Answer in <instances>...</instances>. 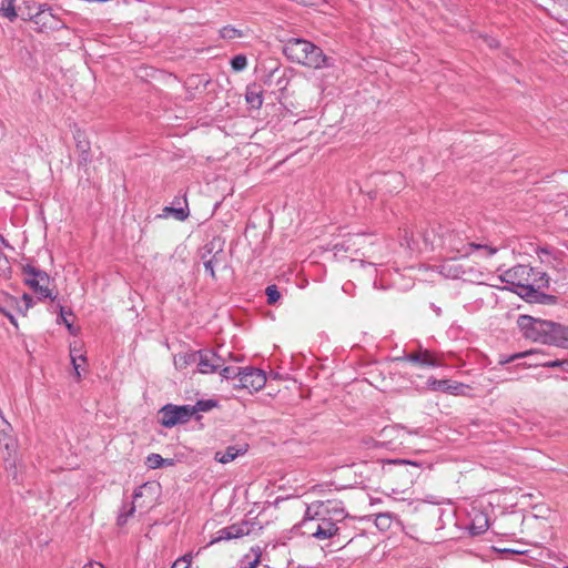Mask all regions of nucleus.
Returning <instances> with one entry per match:
<instances>
[{
  "label": "nucleus",
  "mask_w": 568,
  "mask_h": 568,
  "mask_svg": "<svg viewBox=\"0 0 568 568\" xmlns=\"http://www.w3.org/2000/svg\"><path fill=\"white\" fill-rule=\"evenodd\" d=\"M518 325L524 335L534 342L568 348V326L528 315L519 316Z\"/></svg>",
  "instance_id": "nucleus-1"
},
{
  "label": "nucleus",
  "mask_w": 568,
  "mask_h": 568,
  "mask_svg": "<svg viewBox=\"0 0 568 568\" xmlns=\"http://www.w3.org/2000/svg\"><path fill=\"white\" fill-rule=\"evenodd\" d=\"M437 232L435 229L425 233L424 240L426 244L432 246H440L449 253H456L460 257L470 255L473 250H485L488 256L497 253L498 248L490 245L477 244L474 242H467L466 236L463 233L448 230L443 226H438Z\"/></svg>",
  "instance_id": "nucleus-2"
},
{
  "label": "nucleus",
  "mask_w": 568,
  "mask_h": 568,
  "mask_svg": "<svg viewBox=\"0 0 568 568\" xmlns=\"http://www.w3.org/2000/svg\"><path fill=\"white\" fill-rule=\"evenodd\" d=\"M503 283L510 285V291L515 292L523 298L532 302L537 300V287H541L540 282L548 281L547 274L535 272L532 267L527 265H516L499 275Z\"/></svg>",
  "instance_id": "nucleus-3"
},
{
  "label": "nucleus",
  "mask_w": 568,
  "mask_h": 568,
  "mask_svg": "<svg viewBox=\"0 0 568 568\" xmlns=\"http://www.w3.org/2000/svg\"><path fill=\"white\" fill-rule=\"evenodd\" d=\"M283 53L290 61L307 68L321 69L329 65V59L323 53V50L304 39H288L284 43Z\"/></svg>",
  "instance_id": "nucleus-4"
},
{
  "label": "nucleus",
  "mask_w": 568,
  "mask_h": 568,
  "mask_svg": "<svg viewBox=\"0 0 568 568\" xmlns=\"http://www.w3.org/2000/svg\"><path fill=\"white\" fill-rule=\"evenodd\" d=\"M425 271L438 273L445 278L463 280L466 282L481 283L483 273L470 264L462 263L457 257L444 260L437 266H425Z\"/></svg>",
  "instance_id": "nucleus-5"
},
{
  "label": "nucleus",
  "mask_w": 568,
  "mask_h": 568,
  "mask_svg": "<svg viewBox=\"0 0 568 568\" xmlns=\"http://www.w3.org/2000/svg\"><path fill=\"white\" fill-rule=\"evenodd\" d=\"M0 450L6 470L14 480H18L21 468L18 457V440L12 434L11 425L4 418L0 420Z\"/></svg>",
  "instance_id": "nucleus-6"
},
{
  "label": "nucleus",
  "mask_w": 568,
  "mask_h": 568,
  "mask_svg": "<svg viewBox=\"0 0 568 568\" xmlns=\"http://www.w3.org/2000/svg\"><path fill=\"white\" fill-rule=\"evenodd\" d=\"M200 256L205 271L215 278V270H225L229 265L227 253L224 251V240L220 236L213 237L201 250Z\"/></svg>",
  "instance_id": "nucleus-7"
},
{
  "label": "nucleus",
  "mask_w": 568,
  "mask_h": 568,
  "mask_svg": "<svg viewBox=\"0 0 568 568\" xmlns=\"http://www.w3.org/2000/svg\"><path fill=\"white\" fill-rule=\"evenodd\" d=\"M346 517L345 509L341 501L316 500L307 505L304 517L301 523L315 521L321 523L329 516Z\"/></svg>",
  "instance_id": "nucleus-8"
},
{
  "label": "nucleus",
  "mask_w": 568,
  "mask_h": 568,
  "mask_svg": "<svg viewBox=\"0 0 568 568\" xmlns=\"http://www.w3.org/2000/svg\"><path fill=\"white\" fill-rule=\"evenodd\" d=\"M22 272L24 283L38 294L39 300L55 298V295H53L52 290L49 287L51 281L47 272L31 264L23 266Z\"/></svg>",
  "instance_id": "nucleus-9"
},
{
  "label": "nucleus",
  "mask_w": 568,
  "mask_h": 568,
  "mask_svg": "<svg viewBox=\"0 0 568 568\" xmlns=\"http://www.w3.org/2000/svg\"><path fill=\"white\" fill-rule=\"evenodd\" d=\"M344 518L345 517H336L334 515L327 517L326 520H322L321 523L306 521L301 523L300 526L303 535L314 537L318 540H325L334 537L337 534L338 528L336 524Z\"/></svg>",
  "instance_id": "nucleus-10"
},
{
  "label": "nucleus",
  "mask_w": 568,
  "mask_h": 568,
  "mask_svg": "<svg viewBox=\"0 0 568 568\" xmlns=\"http://www.w3.org/2000/svg\"><path fill=\"white\" fill-rule=\"evenodd\" d=\"M160 423L164 427H173L178 424L187 423L193 417L191 405L168 404L159 410Z\"/></svg>",
  "instance_id": "nucleus-11"
},
{
  "label": "nucleus",
  "mask_w": 568,
  "mask_h": 568,
  "mask_svg": "<svg viewBox=\"0 0 568 568\" xmlns=\"http://www.w3.org/2000/svg\"><path fill=\"white\" fill-rule=\"evenodd\" d=\"M237 377L242 388L257 392L266 384L265 372L255 367L239 368Z\"/></svg>",
  "instance_id": "nucleus-12"
},
{
  "label": "nucleus",
  "mask_w": 568,
  "mask_h": 568,
  "mask_svg": "<svg viewBox=\"0 0 568 568\" xmlns=\"http://www.w3.org/2000/svg\"><path fill=\"white\" fill-rule=\"evenodd\" d=\"M197 369L202 374H212L221 368L224 364V358L212 349H202L195 352Z\"/></svg>",
  "instance_id": "nucleus-13"
},
{
  "label": "nucleus",
  "mask_w": 568,
  "mask_h": 568,
  "mask_svg": "<svg viewBox=\"0 0 568 568\" xmlns=\"http://www.w3.org/2000/svg\"><path fill=\"white\" fill-rule=\"evenodd\" d=\"M252 524L250 521L243 520L241 523H236L220 529L215 537L211 540L210 544H216L223 540H231L247 536L252 530Z\"/></svg>",
  "instance_id": "nucleus-14"
},
{
  "label": "nucleus",
  "mask_w": 568,
  "mask_h": 568,
  "mask_svg": "<svg viewBox=\"0 0 568 568\" xmlns=\"http://www.w3.org/2000/svg\"><path fill=\"white\" fill-rule=\"evenodd\" d=\"M427 384L433 390H439L452 395H466V390L469 389L467 385L450 382L448 379L429 378Z\"/></svg>",
  "instance_id": "nucleus-15"
},
{
  "label": "nucleus",
  "mask_w": 568,
  "mask_h": 568,
  "mask_svg": "<svg viewBox=\"0 0 568 568\" xmlns=\"http://www.w3.org/2000/svg\"><path fill=\"white\" fill-rule=\"evenodd\" d=\"M54 19V16L51 12V9L47 4H40L38 12L34 13L30 20L37 26V30L42 32L48 29H52L53 26L51 21Z\"/></svg>",
  "instance_id": "nucleus-16"
},
{
  "label": "nucleus",
  "mask_w": 568,
  "mask_h": 568,
  "mask_svg": "<svg viewBox=\"0 0 568 568\" xmlns=\"http://www.w3.org/2000/svg\"><path fill=\"white\" fill-rule=\"evenodd\" d=\"M367 237L364 234H353L345 239L342 243H337L334 246L336 252H357L359 250L365 248L364 244L366 243Z\"/></svg>",
  "instance_id": "nucleus-17"
},
{
  "label": "nucleus",
  "mask_w": 568,
  "mask_h": 568,
  "mask_svg": "<svg viewBox=\"0 0 568 568\" xmlns=\"http://www.w3.org/2000/svg\"><path fill=\"white\" fill-rule=\"evenodd\" d=\"M247 452V445L229 446L224 452H216L214 459L221 464L233 462L236 457L244 455Z\"/></svg>",
  "instance_id": "nucleus-18"
},
{
  "label": "nucleus",
  "mask_w": 568,
  "mask_h": 568,
  "mask_svg": "<svg viewBox=\"0 0 568 568\" xmlns=\"http://www.w3.org/2000/svg\"><path fill=\"white\" fill-rule=\"evenodd\" d=\"M262 549L258 546L251 548L250 554H246L242 560L240 568H256L261 562Z\"/></svg>",
  "instance_id": "nucleus-19"
},
{
  "label": "nucleus",
  "mask_w": 568,
  "mask_h": 568,
  "mask_svg": "<svg viewBox=\"0 0 568 568\" xmlns=\"http://www.w3.org/2000/svg\"><path fill=\"white\" fill-rule=\"evenodd\" d=\"M418 356H420V359L417 361L418 365L432 366V367L443 365L440 358L438 356H436L435 354H433L432 352H429L428 349L419 351Z\"/></svg>",
  "instance_id": "nucleus-20"
},
{
  "label": "nucleus",
  "mask_w": 568,
  "mask_h": 568,
  "mask_svg": "<svg viewBox=\"0 0 568 568\" xmlns=\"http://www.w3.org/2000/svg\"><path fill=\"white\" fill-rule=\"evenodd\" d=\"M173 464V459H165L159 454H150L145 459V465L150 469H156L163 466H172Z\"/></svg>",
  "instance_id": "nucleus-21"
},
{
  "label": "nucleus",
  "mask_w": 568,
  "mask_h": 568,
  "mask_svg": "<svg viewBox=\"0 0 568 568\" xmlns=\"http://www.w3.org/2000/svg\"><path fill=\"white\" fill-rule=\"evenodd\" d=\"M196 362V354L193 353H181L174 356V366L178 369H184L190 364H193Z\"/></svg>",
  "instance_id": "nucleus-22"
},
{
  "label": "nucleus",
  "mask_w": 568,
  "mask_h": 568,
  "mask_svg": "<svg viewBox=\"0 0 568 568\" xmlns=\"http://www.w3.org/2000/svg\"><path fill=\"white\" fill-rule=\"evenodd\" d=\"M189 207H187V204H185L184 207H171V206H165L164 210H163V215L164 216H173L175 220L178 221H185L187 217H189Z\"/></svg>",
  "instance_id": "nucleus-23"
},
{
  "label": "nucleus",
  "mask_w": 568,
  "mask_h": 568,
  "mask_svg": "<svg viewBox=\"0 0 568 568\" xmlns=\"http://www.w3.org/2000/svg\"><path fill=\"white\" fill-rule=\"evenodd\" d=\"M14 2L16 0H1L0 16L8 18L10 21H13L17 18Z\"/></svg>",
  "instance_id": "nucleus-24"
},
{
  "label": "nucleus",
  "mask_w": 568,
  "mask_h": 568,
  "mask_svg": "<svg viewBox=\"0 0 568 568\" xmlns=\"http://www.w3.org/2000/svg\"><path fill=\"white\" fill-rule=\"evenodd\" d=\"M220 36L225 40H234L236 38H242L243 32L232 26H225L220 30Z\"/></svg>",
  "instance_id": "nucleus-25"
},
{
  "label": "nucleus",
  "mask_w": 568,
  "mask_h": 568,
  "mask_svg": "<svg viewBox=\"0 0 568 568\" xmlns=\"http://www.w3.org/2000/svg\"><path fill=\"white\" fill-rule=\"evenodd\" d=\"M10 302H12L11 297L6 294H0V315L7 316L13 325H17L14 316L7 310Z\"/></svg>",
  "instance_id": "nucleus-26"
},
{
  "label": "nucleus",
  "mask_w": 568,
  "mask_h": 568,
  "mask_svg": "<svg viewBox=\"0 0 568 568\" xmlns=\"http://www.w3.org/2000/svg\"><path fill=\"white\" fill-rule=\"evenodd\" d=\"M135 506L133 504L131 505H124L118 516V525L124 526L129 518L134 514Z\"/></svg>",
  "instance_id": "nucleus-27"
},
{
  "label": "nucleus",
  "mask_w": 568,
  "mask_h": 568,
  "mask_svg": "<svg viewBox=\"0 0 568 568\" xmlns=\"http://www.w3.org/2000/svg\"><path fill=\"white\" fill-rule=\"evenodd\" d=\"M70 358H71V363H75V361H82L83 363L87 362V357L82 353L81 345H78L77 343L71 345V347H70Z\"/></svg>",
  "instance_id": "nucleus-28"
},
{
  "label": "nucleus",
  "mask_w": 568,
  "mask_h": 568,
  "mask_svg": "<svg viewBox=\"0 0 568 568\" xmlns=\"http://www.w3.org/2000/svg\"><path fill=\"white\" fill-rule=\"evenodd\" d=\"M215 406L213 400H199L195 405H191L193 409V416L199 412H207Z\"/></svg>",
  "instance_id": "nucleus-29"
},
{
  "label": "nucleus",
  "mask_w": 568,
  "mask_h": 568,
  "mask_svg": "<svg viewBox=\"0 0 568 568\" xmlns=\"http://www.w3.org/2000/svg\"><path fill=\"white\" fill-rule=\"evenodd\" d=\"M231 65L234 71H242L247 65V59L243 54H237L231 60Z\"/></svg>",
  "instance_id": "nucleus-30"
},
{
  "label": "nucleus",
  "mask_w": 568,
  "mask_h": 568,
  "mask_svg": "<svg viewBox=\"0 0 568 568\" xmlns=\"http://www.w3.org/2000/svg\"><path fill=\"white\" fill-rule=\"evenodd\" d=\"M246 101L252 108H260L263 103L262 95L255 91H247Z\"/></svg>",
  "instance_id": "nucleus-31"
},
{
  "label": "nucleus",
  "mask_w": 568,
  "mask_h": 568,
  "mask_svg": "<svg viewBox=\"0 0 568 568\" xmlns=\"http://www.w3.org/2000/svg\"><path fill=\"white\" fill-rule=\"evenodd\" d=\"M265 294L267 296V303L270 305L275 304L281 298V293L278 292L275 285H270L265 290Z\"/></svg>",
  "instance_id": "nucleus-32"
},
{
  "label": "nucleus",
  "mask_w": 568,
  "mask_h": 568,
  "mask_svg": "<svg viewBox=\"0 0 568 568\" xmlns=\"http://www.w3.org/2000/svg\"><path fill=\"white\" fill-rule=\"evenodd\" d=\"M11 274V265L8 257L0 252V276L9 277Z\"/></svg>",
  "instance_id": "nucleus-33"
},
{
  "label": "nucleus",
  "mask_w": 568,
  "mask_h": 568,
  "mask_svg": "<svg viewBox=\"0 0 568 568\" xmlns=\"http://www.w3.org/2000/svg\"><path fill=\"white\" fill-rule=\"evenodd\" d=\"M192 562V555L186 554L178 558L171 566V568H190Z\"/></svg>",
  "instance_id": "nucleus-34"
},
{
  "label": "nucleus",
  "mask_w": 568,
  "mask_h": 568,
  "mask_svg": "<svg viewBox=\"0 0 568 568\" xmlns=\"http://www.w3.org/2000/svg\"><path fill=\"white\" fill-rule=\"evenodd\" d=\"M398 433V436H403L406 433V429L403 426L395 425V426H387L383 428V434L385 436H389L392 433Z\"/></svg>",
  "instance_id": "nucleus-35"
},
{
  "label": "nucleus",
  "mask_w": 568,
  "mask_h": 568,
  "mask_svg": "<svg viewBox=\"0 0 568 568\" xmlns=\"http://www.w3.org/2000/svg\"><path fill=\"white\" fill-rule=\"evenodd\" d=\"M153 489V486L152 485H149V484H144L140 487H138L135 490H134V494H133V499L134 501H136L140 497L144 496L145 493L150 491Z\"/></svg>",
  "instance_id": "nucleus-36"
},
{
  "label": "nucleus",
  "mask_w": 568,
  "mask_h": 568,
  "mask_svg": "<svg viewBox=\"0 0 568 568\" xmlns=\"http://www.w3.org/2000/svg\"><path fill=\"white\" fill-rule=\"evenodd\" d=\"M535 352L534 351H529V352H521V353H517V354H514L505 359H500V364H507V363H510L515 359H518V358H523V357H526L528 355H531L534 354Z\"/></svg>",
  "instance_id": "nucleus-37"
},
{
  "label": "nucleus",
  "mask_w": 568,
  "mask_h": 568,
  "mask_svg": "<svg viewBox=\"0 0 568 568\" xmlns=\"http://www.w3.org/2000/svg\"><path fill=\"white\" fill-rule=\"evenodd\" d=\"M220 374L225 379H230L234 376H237V373H235V371L232 367H223Z\"/></svg>",
  "instance_id": "nucleus-38"
},
{
  "label": "nucleus",
  "mask_w": 568,
  "mask_h": 568,
  "mask_svg": "<svg viewBox=\"0 0 568 568\" xmlns=\"http://www.w3.org/2000/svg\"><path fill=\"white\" fill-rule=\"evenodd\" d=\"M397 359H403V361H407V362L417 364V361L420 359V356H418V352H417V353L406 354L403 357H398Z\"/></svg>",
  "instance_id": "nucleus-39"
},
{
  "label": "nucleus",
  "mask_w": 568,
  "mask_h": 568,
  "mask_svg": "<svg viewBox=\"0 0 568 568\" xmlns=\"http://www.w3.org/2000/svg\"><path fill=\"white\" fill-rule=\"evenodd\" d=\"M564 364H566V361H549V362H545V363H537L536 365H541V366H545V367H560L562 366Z\"/></svg>",
  "instance_id": "nucleus-40"
},
{
  "label": "nucleus",
  "mask_w": 568,
  "mask_h": 568,
  "mask_svg": "<svg viewBox=\"0 0 568 568\" xmlns=\"http://www.w3.org/2000/svg\"><path fill=\"white\" fill-rule=\"evenodd\" d=\"M22 301L24 302V305H26V310H29L30 307L33 306V298L31 295L29 294H23L22 296Z\"/></svg>",
  "instance_id": "nucleus-41"
},
{
  "label": "nucleus",
  "mask_w": 568,
  "mask_h": 568,
  "mask_svg": "<svg viewBox=\"0 0 568 568\" xmlns=\"http://www.w3.org/2000/svg\"><path fill=\"white\" fill-rule=\"evenodd\" d=\"M484 41L486 42V44L489 48H497L498 47V41L496 39L491 38V37H485Z\"/></svg>",
  "instance_id": "nucleus-42"
},
{
  "label": "nucleus",
  "mask_w": 568,
  "mask_h": 568,
  "mask_svg": "<svg viewBox=\"0 0 568 568\" xmlns=\"http://www.w3.org/2000/svg\"><path fill=\"white\" fill-rule=\"evenodd\" d=\"M59 317L61 318V321L67 325V327L69 328V331H71L72 328V325L67 321V317H65V311L63 307H61L60 310V315Z\"/></svg>",
  "instance_id": "nucleus-43"
},
{
  "label": "nucleus",
  "mask_w": 568,
  "mask_h": 568,
  "mask_svg": "<svg viewBox=\"0 0 568 568\" xmlns=\"http://www.w3.org/2000/svg\"><path fill=\"white\" fill-rule=\"evenodd\" d=\"M82 364H84L82 361H75V363H72L75 375L78 378L81 377L80 368L82 367Z\"/></svg>",
  "instance_id": "nucleus-44"
},
{
  "label": "nucleus",
  "mask_w": 568,
  "mask_h": 568,
  "mask_svg": "<svg viewBox=\"0 0 568 568\" xmlns=\"http://www.w3.org/2000/svg\"><path fill=\"white\" fill-rule=\"evenodd\" d=\"M82 568H105L101 562L98 561H89Z\"/></svg>",
  "instance_id": "nucleus-45"
},
{
  "label": "nucleus",
  "mask_w": 568,
  "mask_h": 568,
  "mask_svg": "<svg viewBox=\"0 0 568 568\" xmlns=\"http://www.w3.org/2000/svg\"><path fill=\"white\" fill-rule=\"evenodd\" d=\"M0 243L6 247H11L8 241L0 234Z\"/></svg>",
  "instance_id": "nucleus-46"
},
{
  "label": "nucleus",
  "mask_w": 568,
  "mask_h": 568,
  "mask_svg": "<svg viewBox=\"0 0 568 568\" xmlns=\"http://www.w3.org/2000/svg\"><path fill=\"white\" fill-rule=\"evenodd\" d=\"M81 159H82V161H84V162H87V161H88V150H87V149H83V150H82Z\"/></svg>",
  "instance_id": "nucleus-47"
},
{
  "label": "nucleus",
  "mask_w": 568,
  "mask_h": 568,
  "mask_svg": "<svg viewBox=\"0 0 568 568\" xmlns=\"http://www.w3.org/2000/svg\"><path fill=\"white\" fill-rule=\"evenodd\" d=\"M388 518L386 516H378L377 517V526H379L382 520H387Z\"/></svg>",
  "instance_id": "nucleus-48"
},
{
  "label": "nucleus",
  "mask_w": 568,
  "mask_h": 568,
  "mask_svg": "<svg viewBox=\"0 0 568 568\" xmlns=\"http://www.w3.org/2000/svg\"><path fill=\"white\" fill-rule=\"evenodd\" d=\"M395 463H399V464H410V462H407V460H396ZM412 465L417 466V464H416V463H412Z\"/></svg>",
  "instance_id": "nucleus-49"
}]
</instances>
